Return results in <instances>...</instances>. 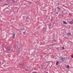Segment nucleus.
I'll use <instances>...</instances> for the list:
<instances>
[{
	"instance_id": "nucleus-17",
	"label": "nucleus",
	"mask_w": 73,
	"mask_h": 73,
	"mask_svg": "<svg viewBox=\"0 0 73 73\" xmlns=\"http://www.w3.org/2000/svg\"><path fill=\"white\" fill-rule=\"evenodd\" d=\"M71 57H72V58H73V56H72Z\"/></svg>"
},
{
	"instance_id": "nucleus-9",
	"label": "nucleus",
	"mask_w": 73,
	"mask_h": 73,
	"mask_svg": "<svg viewBox=\"0 0 73 73\" xmlns=\"http://www.w3.org/2000/svg\"><path fill=\"white\" fill-rule=\"evenodd\" d=\"M15 36V33H14L13 35V37H14V36Z\"/></svg>"
},
{
	"instance_id": "nucleus-2",
	"label": "nucleus",
	"mask_w": 73,
	"mask_h": 73,
	"mask_svg": "<svg viewBox=\"0 0 73 73\" xmlns=\"http://www.w3.org/2000/svg\"><path fill=\"white\" fill-rule=\"evenodd\" d=\"M63 23L64 24H67V23L65 21H63Z\"/></svg>"
},
{
	"instance_id": "nucleus-3",
	"label": "nucleus",
	"mask_w": 73,
	"mask_h": 73,
	"mask_svg": "<svg viewBox=\"0 0 73 73\" xmlns=\"http://www.w3.org/2000/svg\"><path fill=\"white\" fill-rule=\"evenodd\" d=\"M45 65V64H43L41 66L42 67H43V66H44Z\"/></svg>"
},
{
	"instance_id": "nucleus-20",
	"label": "nucleus",
	"mask_w": 73,
	"mask_h": 73,
	"mask_svg": "<svg viewBox=\"0 0 73 73\" xmlns=\"http://www.w3.org/2000/svg\"><path fill=\"white\" fill-rule=\"evenodd\" d=\"M21 30H23V29H22V28H21Z\"/></svg>"
},
{
	"instance_id": "nucleus-8",
	"label": "nucleus",
	"mask_w": 73,
	"mask_h": 73,
	"mask_svg": "<svg viewBox=\"0 0 73 73\" xmlns=\"http://www.w3.org/2000/svg\"><path fill=\"white\" fill-rule=\"evenodd\" d=\"M25 70H26V71H28V69H25Z\"/></svg>"
},
{
	"instance_id": "nucleus-14",
	"label": "nucleus",
	"mask_w": 73,
	"mask_h": 73,
	"mask_svg": "<svg viewBox=\"0 0 73 73\" xmlns=\"http://www.w3.org/2000/svg\"><path fill=\"white\" fill-rule=\"evenodd\" d=\"M63 58H62V61H63Z\"/></svg>"
},
{
	"instance_id": "nucleus-1",
	"label": "nucleus",
	"mask_w": 73,
	"mask_h": 73,
	"mask_svg": "<svg viewBox=\"0 0 73 73\" xmlns=\"http://www.w3.org/2000/svg\"><path fill=\"white\" fill-rule=\"evenodd\" d=\"M69 24H73V20H72V21L69 22Z\"/></svg>"
},
{
	"instance_id": "nucleus-25",
	"label": "nucleus",
	"mask_w": 73,
	"mask_h": 73,
	"mask_svg": "<svg viewBox=\"0 0 73 73\" xmlns=\"http://www.w3.org/2000/svg\"><path fill=\"white\" fill-rule=\"evenodd\" d=\"M58 5H59V3H58Z\"/></svg>"
},
{
	"instance_id": "nucleus-24",
	"label": "nucleus",
	"mask_w": 73,
	"mask_h": 73,
	"mask_svg": "<svg viewBox=\"0 0 73 73\" xmlns=\"http://www.w3.org/2000/svg\"><path fill=\"white\" fill-rule=\"evenodd\" d=\"M58 8H60L58 7H57Z\"/></svg>"
},
{
	"instance_id": "nucleus-28",
	"label": "nucleus",
	"mask_w": 73,
	"mask_h": 73,
	"mask_svg": "<svg viewBox=\"0 0 73 73\" xmlns=\"http://www.w3.org/2000/svg\"><path fill=\"white\" fill-rule=\"evenodd\" d=\"M69 27H70V25H69Z\"/></svg>"
},
{
	"instance_id": "nucleus-29",
	"label": "nucleus",
	"mask_w": 73,
	"mask_h": 73,
	"mask_svg": "<svg viewBox=\"0 0 73 73\" xmlns=\"http://www.w3.org/2000/svg\"><path fill=\"white\" fill-rule=\"evenodd\" d=\"M49 25L48 24V25Z\"/></svg>"
},
{
	"instance_id": "nucleus-16",
	"label": "nucleus",
	"mask_w": 73,
	"mask_h": 73,
	"mask_svg": "<svg viewBox=\"0 0 73 73\" xmlns=\"http://www.w3.org/2000/svg\"><path fill=\"white\" fill-rule=\"evenodd\" d=\"M33 73H37L36 72H34Z\"/></svg>"
},
{
	"instance_id": "nucleus-21",
	"label": "nucleus",
	"mask_w": 73,
	"mask_h": 73,
	"mask_svg": "<svg viewBox=\"0 0 73 73\" xmlns=\"http://www.w3.org/2000/svg\"><path fill=\"white\" fill-rule=\"evenodd\" d=\"M59 10H60V8H59Z\"/></svg>"
},
{
	"instance_id": "nucleus-4",
	"label": "nucleus",
	"mask_w": 73,
	"mask_h": 73,
	"mask_svg": "<svg viewBox=\"0 0 73 73\" xmlns=\"http://www.w3.org/2000/svg\"><path fill=\"white\" fill-rule=\"evenodd\" d=\"M67 69H69V65H67Z\"/></svg>"
},
{
	"instance_id": "nucleus-13",
	"label": "nucleus",
	"mask_w": 73,
	"mask_h": 73,
	"mask_svg": "<svg viewBox=\"0 0 73 73\" xmlns=\"http://www.w3.org/2000/svg\"><path fill=\"white\" fill-rule=\"evenodd\" d=\"M5 5H8V4H6V3H5Z\"/></svg>"
},
{
	"instance_id": "nucleus-5",
	"label": "nucleus",
	"mask_w": 73,
	"mask_h": 73,
	"mask_svg": "<svg viewBox=\"0 0 73 73\" xmlns=\"http://www.w3.org/2000/svg\"><path fill=\"white\" fill-rule=\"evenodd\" d=\"M23 33L24 35H26V32H24Z\"/></svg>"
},
{
	"instance_id": "nucleus-7",
	"label": "nucleus",
	"mask_w": 73,
	"mask_h": 73,
	"mask_svg": "<svg viewBox=\"0 0 73 73\" xmlns=\"http://www.w3.org/2000/svg\"><path fill=\"white\" fill-rule=\"evenodd\" d=\"M68 36H69V35H70V36H71V34L69 33H68Z\"/></svg>"
},
{
	"instance_id": "nucleus-27",
	"label": "nucleus",
	"mask_w": 73,
	"mask_h": 73,
	"mask_svg": "<svg viewBox=\"0 0 73 73\" xmlns=\"http://www.w3.org/2000/svg\"><path fill=\"white\" fill-rule=\"evenodd\" d=\"M18 53H19V52H18Z\"/></svg>"
},
{
	"instance_id": "nucleus-18",
	"label": "nucleus",
	"mask_w": 73,
	"mask_h": 73,
	"mask_svg": "<svg viewBox=\"0 0 73 73\" xmlns=\"http://www.w3.org/2000/svg\"><path fill=\"white\" fill-rule=\"evenodd\" d=\"M13 2H15V1H14V0H13Z\"/></svg>"
},
{
	"instance_id": "nucleus-26",
	"label": "nucleus",
	"mask_w": 73,
	"mask_h": 73,
	"mask_svg": "<svg viewBox=\"0 0 73 73\" xmlns=\"http://www.w3.org/2000/svg\"><path fill=\"white\" fill-rule=\"evenodd\" d=\"M55 42H56V40H54Z\"/></svg>"
},
{
	"instance_id": "nucleus-12",
	"label": "nucleus",
	"mask_w": 73,
	"mask_h": 73,
	"mask_svg": "<svg viewBox=\"0 0 73 73\" xmlns=\"http://www.w3.org/2000/svg\"><path fill=\"white\" fill-rule=\"evenodd\" d=\"M62 49L63 50H64V47H62Z\"/></svg>"
},
{
	"instance_id": "nucleus-19",
	"label": "nucleus",
	"mask_w": 73,
	"mask_h": 73,
	"mask_svg": "<svg viewBox=\"0 0 73 73\" xmlns=\"http://www.w3.org/2000/svg\"><path fill=\"white\" fill-rule=\"evenodd\" d=\"M50 26H51V24H50Z\"/></svg>"
},
{
	"instance_id": "nucleus-23",
	"label": "nucleus",
	"mask_w": 73,
	"mask_h": 73,
	"mask_svg": "<svg viewBox=\"0 0 73 73\" xmlns=\"http://www.w3.org/2000/svg\"><path fill=\"white\" fill-rule=\"evenodd\" d=\"M52 19H51L50 20V21H52Z\"/></svg>"
},
{
	"instance_id": "nucleus-6",
	"label": "nucleus",
	"mask_w": 73,
	"mask_h": 73,
	"mask_svg": "<svg viewBox=\"0 0 73 73\" xmlns=\"http://www.w3.org/2000/svg\"><path fill=\"white\" fill-rule=\"evenodd\" d=\"M58 63H59V62H56V65H58Z\"/></svg>"
},
{
	"instance_id": "nucleus-10",
	"label": "nucleus",
	"mask_w": 73,
	"mask_h": 73,
	"mask_svg": "<svg viewBox=\"0 0 73 73\" xmlns=\"http://www.w3.org/2000/svg\"><path fill=\"white\" fill-rule=\"evenodd\" d=\"M7 50V51H10V49H9V50Z\"/></svg>"
},
{
	"instance_id": "nucleus-15",
	"label": "nucleus",
	"mask_w": 73,
	"mask_h": 73,
	"mask_svg": "<svg viewBox=\"0 0 73 73\" xmlns=\"http://www.w3.org/2000/svg\"><path fill=\"white\" fill-rule=\"evenodd\" d=\"M71 14V13H69V15H71V14Z\"/></svg>"
},
{
	"instance_id": "nucleus-11",
	"label": "nucleus",
	"mask_w": 73,
	"mask_h": 73,
	"mask_svg": "<svg viewBox=\"0 0 73 73\" xmlns=\"http://www.w3.org/2000/svg\"><path fill=\"white\" fill-rule=\"evenodd\" d=\"M7 46H5V48L6 49H7Z\"/></svg>"
},
{
	"instance_id": "nucleus-22",
	"label": "nucleus",
	"mask_w": 73,
	"mask_h": 73,
	"mask_svg": "<svg viewBox=\"0 0 73 73\" xmlns=\"http://www.w3.org/2000/svg\"><path fill=\"white\" fill-rule=\"evenodd\" d=\"M56 14H57V15H58V13L56 12Z\"/></svg>"
}]
</instances>
